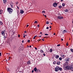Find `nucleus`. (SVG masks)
<instances>
[{
	"mask_svg": "<svg viewBox=\"0 0 73 73\" xmlns=\"http://www.w3.org/2000/svg\"><path fill=\"white\" fill-rule=\"evenodd\" d=\"M4 38H5V39L6 38V37L5 36H4Z\"/></svg>",
	"mask_w": 73,
	"mask_h": 73,
	"instance_id": "obj_38",
	"label": "nucleus"
},
{
	"mask_svg": "<svg viewBox=\"0 0 73 73\" xmlns=\"http://www.w3.org/2000/svg\"><path fill=\"white\" fill-rule=\"evenodd\" d=\"M32 73H33L34 72V70H33L31 72Z\"/></svg>",
	"mask_w": 73,
	"mask_h": 73,
	"instance_id": "obj_40",
	"label": "nucleus"
},
{
	"mask_svg": "<svg viewBox=\"0 0 73 73\" xmlns=\"http://www.w3.org/2000/svg\"><path fill=\"white\" fill-rule=\"evenodd\" d=\"M42 33V32H40V34H41Z\"/></svg>",
	"mask_w": 73,
	"mask_h": 73,
	"instance_id": "obj_63",
	"label": "nucleus"
},
{
	"mask_svg": "<svg viewBox=\"0 0 73 73\" xmlns=\"http://www.w3.org/2000/svg\"><path fill=\"white\" fill-rule=\"evenodd\" d=\"M17 7L18 9H19V7H18V6H17Z\"/></svg>",
	"mask_w": 73,
	"mask_h": 73,
	"instance_id": "obj_44",
	"label": "nucleus"
},
{
	"mask_svg": "<svg viewBox=\"0 0 73 73\" xmlns=\"http://www.w3.org/2000/svg\"><path fill=\"white\" fill-rule=\"evenodd\" d=\"M50 28H52V27H51V26H50Z\"/></svg>",
	"mask_w": 73,
	"mask_h": 73,
	"instance_id": "obj_64",
	"label": "nucleus"
},
{
	"mask_svg": "<svg viewBox=\"0 0 73 73\" xmlns=\"http://www.w3.org/2000/svg\"><path fill=\"white\" fill-rule=\"evenodd\" d=\"M34 23H35V24H37V21H35Z\"/></svg>",
	"mask_w": 73,
	"mask_h": 73,
	"instance_id": "obj_33",
	"label": "nucleus"
},
{
	"mask_svg": "<svg viewBox=\"0 0 73 73\" xmlns=\"http://www.w3.org/2000/svg\"><path fill=\"white\" fill-rule=\"evenodd\" d=\"M20 12H21V13L23 14V13H24V11L23 10H21Z\"/></svg>",
	"mask_w": 73,
	"mask_h": 73,
	"instance_id": "obj_10",
	"label": "nucleus"
},
{
	"mask_svg": "<svg viewBox=\"0 0 73 73\" xmlns=\"http://www.w3.org/2000/svg\"><path fill=\"white\" fill-rule=\"evenodd\" d=\"M25 33H27V32L25 31Z\"/></svg>",
	"mask_w": 73,
	"mask_h": 73,
	"instance_id": "obj_53",
	"label": "nucleus"
},
{
	"mask_svg": "<svg viewBox=\"0 0 73 73\" xmlns=\"http://www.w3.org/2000/svg\"><path fill=\"white\" fill-rule=\"evenodd\" d=\"M29 27V25H27V27Z\"/></svg>",
	"mask_w": 73,
	"mask_h": 73,
	"instance_id": "obj_49",
	"label": "nucleus"
},
{
	"mask_svg": "<svg viewBox=\"0 0 73 73\" xmlns=\"http://www.w3.org/2000/svg\"><path fill=\"white\" fill-rule=\"evenodd\" d=\"M39 37H41V35L39 36Z\"/></svg>",
	"mask_w": 73,
	"mask_h": 73,
	"instance_id": "obj_59",
	"label": "nucleus"
},
{
	"mask_svg": "<svg viewBox=\"0 0 73 73\" xmlns=\"http://www.w3.org/2000/svg\"><path fill=\"white\" fill-rule=\"evenodd\" d=\"M0 56H1V52L0 53Z\"/></svg>",
	"mask_w": 73,
	"mask_h": 73,
	"instance_id": "obj_46",
	"label": "nucleus"
},
{
	"mask_svg": "<svg viewBox=\"0 0 73 73\" xmlns=\"http://www.w3.org/2000/svg\"><path fill=\"white\" fill-rule=\"evenodd\" d=\"M44 35L45 36H48V34H45Z\"/></svg>",
	"mask_w": 73,
	"mask_h": 73,
	"instance_id": "obj_37",
	"label": "nucleus"
},
{
	"mask_svg": "<svg viewBox=\"0 0 73 73\" xmlns=\"http://www.w3.org/2000/svg\"><path fill=\"white\" fill-rule=\"evenodd\" d=\"M52 49H50V52H52Z\"/></svg>",
	"mask_w": 73,
	"mask_h": 73,
	"instance_id": "obj_20",
	"label": "nucleus"
},
{
	"mask_svg": "<svg viewBox=\"0 0 73 73\" xmlns=\"http://www.w3.org/2000/svg\"><path fill=\"white\" fill-rule=\"evenodd\" d=\"M40 26L39 25H38V27H39Z\"/></svg>",
	"mask_w": 73,
	"mask_h": 73,
	"instance_id": "obj_51",
	"label": "nucleus"
},
{
	"mask_svg": "<svg viewBox=\"0 0 73 73\" xmlns=\"http://www.w3.org/2000/svg\"><path fill=\"white\" fill-rule=\"evenodd\" d=\"M56 58L58 59V58H59V55H57L56 56Z\"/></svg>",
	"mask_w": 73,
	"mask_h": 73,
	"instance_id": "obj_12",
	"label": "nucleus"
},
{
	"mask_svg": "<svg viewBox=\"0 0 73 73\" xmlns=\"http://www.w3.org/2000/svg\"><path fill=\"white\" fill-rule=\"evenodd\" d=\"M40 52L41 53H44V51H43V50H40Z\"/></svg>",
	"mask_w": 73,
	"mask_h": 73,
	"instance_id": "obj_17",
	"label": "nucleus"
},
{
	"mask_svg": "<svg viewBox=\"0 0 73 73\" xmlns=\"http://www.w3.org/2000/svg\"><path fill=\"white\" fill-rule=\"evenodd\" d=\"M54 35H56V34L55 33H54L53 34Z\"/></svg>",
	"mask_w": 73,
	"mask_h": 73,
	"instance_id": "obj_62",
	"label": "nucleus"
},
{
	"mask_svg": "<svg viewBox=\"0 0 73 73\" xmlns=\"http://www.w3.org/2000/svg\"><path fill=\"white\" fill-rule=\"evenodd\" d=\"M60 46V44H58L57 45V46Z\"/></svg>",
	"mask_w": 73,
	"mask_h": 73,
	"instance_id": "obj_39",
	"label": "nucleus"
},
{
	"mask_svg": "<svg viewBox=\"0 0 73 73\" xmlns=\"http://www.w3.org/2000/svg\"><path fill=\"white\" fill-rule=\"evenodd\" d=\"M61 41H63V40H64V39H63L61 38Z\"/></svg>",
	"mask_w": 73,
	"mask_h": 73,
	"instance_id": "obj_50",
	"label": "nucleus"
},
{
	"mask_svg": "<svg viewBox=\"0 0 73 73\" xmlns=\"http://www.w3.org/2000/svg\"><path fill=\"white\" fill-rule=\"evenodd\" d=\"M12 57H9V58H11Z\"/></svg>",
	"mask_w": 73,
	"mask_h": 73,
	"instance_id": "obj_57",
	"label": "nucleus"
},
{
	"mask_svg": "<svg viewBox=\"0 0 73 73\" xmlns=\"http://www.w3.org/2000/svg\"><path fill=\"white\" fill-rule=\"evenodd\" d=\"M70 51L71 52H72V53H73V50L72 49H70Z\"/></svg>",
	"mask_w": 73,
	"mask_h": 73,
	"instance_id": "obj_22",
	"label": "nucleus"
},
{
	"mask_svg": "<svg viewBox=\"0 0 73 73\" xmlns=\"http://www.w3.org/2000/svg\"><path fill=\"white\" fill-rule=\"evenodd\" d=\"M66 45L67 46H68V43H67L66 44Z\"/></svg>",
	"mask_w": 73,
	"mask_h": 73,
	"instance_id": "obj_41",
	"label": "nucleus"
},
{
	"mask_svg": "<svg viewBox=\"0 0 73 73\" xmlns=\"http://www.w3.org/2000/svg\"><path fill=\"white\" fill-rule=\"evenodd\" d=\"M68 63L66 62L64 64V66H66L68 65Z\"/></svg>",
	"mask_w": 73,
	"mask_h": 73,
	"instance_id": "obj_9",
	"label": "nucleus"
},
{
	"mask_svg": "<svg viewBox=\"0 0 73 73\" xmlns=\"http://www.w3.org/2000/svg\"><path fill=\"white\" fill-rule=\"evenodd\" d=\"M64 32H66V33L67 32L66 30H64Z\"/></svg>",
	"mask_w": 73,
	"mask_h": 73,
	"instance_id": "obj_34",
	"label": "nucleus"
},
{
	"mask_svg": "<svg viewBox=\"0 0 73 73\" xmlns=\"http://www.w3.org/2000/svg\"><path fill=\"white\" fill-rule=\"evenodd\" d=\"M43 54L44 56H45V54L44 53V54Z\"/></svg>",
	"mask_w": 73,
	"mask_h": 73,
	"instance_id": "obj_45",
	"label": "nucleus"
},
{
	"mask_svg": "<svg viewBox=\"0 0 73 73\" xmlns=\"http://www.w3.org/2000/svg\"><path fill=\"white\" fill-rule=\"evenodd\" d=\"M62 58L60 57L59 58V60L60 61H61V60H62Z\"/></svg>",
	"mask_w": 73,
	"mask_h": 73,
	"instance_id": "obj_19",
	"label": "nucleus"
},
{
	"mask_svg": "<svg viewBox=\"0 0 73 73\" xmlns=\"http://www.w3.org/2000/svg\"><path fill=\"white\" fill-rule=\"evenodd\" d=\"M58 8H62V6H58Z\"/></svg>",
	"mask_w": 73,
	"mask_h": 73,
	"instance_id": "obj_26",
	"label": "nucleus"
},
{
	"mask_svg": "<svg viewBox=\"0 0 73 73\" xmlns=\"http://www.w3.org/2000/svg\"><path fill=\"white\" fill-rule=\"evenodd\" d=\"M53 6L54 7H56L57 6V3L56 2H55L53 4Z\"/></svg>",
	"mask_w": 73,
	"mask_h": 73,
	"instance_id": "obj_6",
	"label": "nucleus"
},
{
	"mask_svg": "<svg viewBox=\"0 0 73 73\" xmlns=\"http://www.w3.org/2000/svg\"><path fill=\"white\" fill-rule=\"evenodd\" d=\"M65 68L66 69L70 70L73 71V63H72L71 65L66 66Z\"/></svg>",
	"mask_w": 73,
	"mask_h": 73,
	"instance_id": "obj_1",
	"label": "nucleus"
},
{
	"mask_svg": "<svg viewBox=\"0 0 73 73\" xmlns=\"http://www.w3.org/2000/svg\"><path fill=\"white\" fill-rule=\"evenodd\" d=\"M29 47H30V48H31V47H32V46H30Z\"/></svg>",
	"mask_w": 73,
	"mask_h": 73,
	"instance_id": "obj_55",
	"label": "nucleus"
},
{
	"mask_svg": "<svg viewBox=\"0 0 73 73\" xmlns=\"http://www.w3.org/2000/svg\"><path fill=\"white\" fill-rule=\"evenodd\" d=\"M37 70V68L36 67H35L34 68V70L35 71V72H36Z\"/></svg>",
	"mask_w": 73,
	"mask_h": 73,
	"instance_id": "obj_11",
	"label": "nucleus"
},
{
	"mask_svg": "<svg viewBox=\"0 0 73 73\" xmlns=\"http://www.w3.org/2000/svg\"><path fill=\"white\" fill-rule=\"evenodd\" d=\"M27 63L28 64H31V61L30 60L29 61L27 62Z\"/></svg>",
	"mask_w": 73,
	"mask_h": 73,
	"instance_id": "obj_13",
	"label": "nucleus"
},
{
	"mask_svg": "<svg viewBox=\"0 0 73 73\" xmlns=\"http://www.w3.org/2000/svg\"><path fill=\"white\" fill-rule=\"evenodd\" d=\"M3 12V11L2 10L0 11V14H2Z\"/></svg>",
	"mask_w": 73,
	"mask_h": 73,
	"instance_id": "obj_18",
	"label": "nucleus"
},
{
	"mask_svg": "<svg viewBox=\"0 0 73 73\" xmlns=\"http://www.w3.org/2000/svg\"><path fill=\"white\" fill-rule=\"evenodd\" d=\"M65 61L66 62L68 63V62H70V59H69V58H67L65 59Z\"/></svg>",
	"mask_w": 73,
	"mask_h": 73,
	"instance_id": "obj_4",
	"label": "nucleus"
},
{
	"mask_svg": "<svg viewBox=\"0 0 73 73\" xmlns=\"http://www.w3.org/2000/svg\"><path fill=\"white\" fill-rule=\"evenodd\" d=\"M37 72H41L40 70H39V69H37Z\"/></svg>",
	"mask_w": 73,
	"mask_h": 73,
	"instance_id": "obj_23",
	"label": "nucleus"
},
{
	"mask_svg": "<svg viewBox=\"0 0 73 73\" xmlns=\"http://www.w3.org/2000/svg\"><path fill=\"white\" fill-rule=\"evenodd\" d=\"M63 1V0H61V2H62Z\"/></svg>",
	"mask_w": 73,
	"mask_h": 73,
	"instance_id": "obj_61",
	"label": "nucleus"
},
{
	"mask_svg": "<svg viewBox=\"0 0 73 73\" xmlns=\"http://www.w3.org/2000/svg\"><path fill=\"white\" fill-rule=\"evenodd\" d=\"M15 32H13V35H15Z\"/></svg>",
	"mask_w": 73,
	"mask_h": 73,
	"instance_id": "obj_29",
	"label": "nucleus"
},
{
	"mask_svg": "<svg viewBox=\"0 0 73 73\" xmlns=\"http://www.w3.org/2000/svg\"><path fill=\"white\" fill-rule=\"evenodd\" d=\"M4 32V31H1V33H2V36H4V35H5V33Z\"/></svg>",
	"mask_w": 73,
	"mask_h": 73,
	"instance_id": "obj_7",
	"label": "nucleus"
},
{
	"mask_svg": "<svg viewBox=\"0 0 73 73\" xmlns=\"http://www.w3.org/2000/svg\"><path fill=\"white\" fill-rule=\"evenodd\" d=\"M46 29H49V27H47Z\"/></svg>",
	"mask_w": 73,
	"mask_h": 73,
	"instance_id": "obj_43",
	"label": "nucleus"
},
{
	"mask_svg": "<svg viewBox=\"0 0 73 73\" xmlns=\"http://www.w3.org/2000/svg\"><path fill=\"white\" fill-rule=\"evenodd\" d=\"M23 57H26V56L25 55H23Z\"/></svg>",
	"mask_w": 73,
	"mask_h": 73,
	"instance_id": "obj_42",
	"label": "nucleus"
},
{
	"mask_svg": "<svg viewBox=\"0 0 73 73\" xmlns=\"http://www.w3.org/2000/svg\"><path fill=\"white\" fill-rule=\"evenodd\" d=\"M61 57H62H62H63V55H62L61 56Z\"/></svg>",
	"mask_w": 73,
	"mask_h": 73,
	"instance_id": "obj_60",
	"label": "nucleus"
},
{
	"mask_svg": "<svg viewBox=\"0 0 73 73\" xmlns=\"http://www.w3.org/2000/svg\"><path fill=\"white\" fill-rule=\"evenodd\" d=\"M22 43H23V42H24V40H23L22 41Z\"/></svg>",
	"mask_w": 73,
	"mask_h": 73,
	"instance_id": "obj_58",
	"label": "nucleus"
},
{
	"mask_svg": "<svg viewBox=\"0 0 73 73\" xmlns=\"http://www.w3.org/2000/svg\"><path fill=\"white\" fill-rule=\"evenodd\" d=\"M44 16H45V17H46V15H44Z\"/></svg>",
	"mask_w": 73,
	"mask_h": 73,
	"instance_id": "obj_54",
	"label": "nucleus"
},
{
	"mask_svg": "<svg viewBox=\"0 0 73 73\" xmlns=\"http://www.w3.org/2000/svg\"><path fill=\"white\" fill-rule=\"evenodd\" d=\"M58 18L60 20H61V19H63L64 18L61 16H59L58 17Z\"/></svg>",
	"mask_w": 73,
	"mask_h": 73,
	"instance_id": "obj_5",
	"label": "nucleus"
},
{
	"mask_svg": "<svg viewBox=\"0 0 73 73\" xmlns=\"http://www.w3.org/2000/svg\"><path fill=\"white\" fill-rule=\"evenodd\" d=\"M63 57H62L63 58H65V55H63Z\"/></svg>",
	"mask_w": 73,
	"mask_h": 73,
	"instance_id": "obj_25",
	"label": "nucleus"
},
{
	"mask_svg": "<svg viewBox=\"0 0 73 73\" xmlns=\"http://www.w3.org/2000/svg\"><path fill=\"white\" fill-rule=\"evenodd\" d=\"M7 11L9 14H11L13 10L11 8L9 7L7 9Z\"/></svg>",
	"mask_w": 73,
	"mask_h": 73,
	"instance_id": "obj_3",
	"label": "nucleus"
},
{
	"mask_svg": "<svg viewBox=\"0 0 73 73\" xmlns=\"http://www.w3.org/2000/svg\"><path fill=\"white\" fill-rule=\"evenodd\" d=\"M36 36H37V35H36V36H34V37H33V39H35V37H36Z\"/></svg>",
	"mask_w": 73,
	"mask_h": 73,
	"instance_id": "obj_30",
	"label": "nucleus"
},
{
	"mask_svg": "<svg viewBox=\"0 0 73 73\" xmlns=\"http://www.w3.org/2000/svg\"><path fill=\"white\" fill-rule=\"evenodd\" d=\"M46 24H49V22L47 21L46 22Z\"/></svg>",
	"mask_w": 73,
	"mask_h": 73,
	"instance_id": "obj_31",
	"label": "nucleus"
},
{
	"mask_svg": "<svg viewBox=\"0 0 73 73\" xmlns=\"http://www.w3.org/2000/svg\"><path fill=\"white\" fill-rule=\"evenodd\" d=\"M27 36V35H25L23 36V37L24 38H25V36Z\"/></svg>",
	"mask_w": 73,
	"mask_h": 73,
	"instance_id": "obj_27",
	"label": "nucleus"
},
{
	"mask_svg": "<svg viewBox=\"0 0 73 73\" xmlns=\"http://www.w3.org/2000/svg\"><path fill=\"white\" fill-rule=\"evenodd\" d=\"M4 3L5 4L7 2V0H3Z\"/></svg>",
	"mask_w": 73,
	"mask_h": 73,
	"instance_id": "obj_15",
	"label": "nucleus"
},
{
	"mask_svg": "<svg viewBox=\"0 0 73 73\" xmlns=\"http://www.w3.org/2000/svg\"><path fill=\"white\" fill-rule=\"evenodd\" d=\"M62 69V68H60V67L58 66H56L55 68V70L56 72H58V70L61 71Z\"/></svg>",
	"mask_w": 73,
	"mask_h": 73,
	"instance_id": "obj_2",
	"label": "nucleus"
},
{
	"mask_svg": "<svg viewBox=\"0 0 73 73\" xmlns=\"http://www.w3.org/2000/svg\"><path fill=\"white\" fill-rule=\"evenodd\" d=\"M53 64H57V61H54V62H53Z\"/></svg>",
	"mask_w": 73,
	"mask_h": 73,
	"instance_id": "obj_14",
	"label": "nucleus"
},
{
	"mask_svg": "<svg viewBox=\"0 0 73 73\" xmlns=\"http://www.w3.org/2000/svg\"><path fill=\"white\" fill-rule=\"evenodd\" d=\"M56 62V64L57 65H60V63H61L60 62L58 61H57Z\"/></svg>",
	"mask_w": 73,
	"mask_h": 73,
	"instance_id": "obj_8",
	"label": "nucleus"
},
{
	"mask_svg": "<svg viewBox=\"0 0 73 73\" xmlns=\"http://www.w3.org/2000/svg\"><path fill=\"white\" fill-rule=\"evenodd\" d=\"M42 13H45V11H42Z\"/></svg>",
	"mask_w": 73,
	"mask_h": 73,
	"instance_id": "obj_28",
	"label": "nucleus"
},
{
	"mask_svg": "<svg viewBox=\"0 0 73 73\" xmlns=\"http://www.w3.org/2000/svg\"><path fill=\"white\" fill-rule=\"evenodd\" d=\"M3 24V22L1 21H0V25H2Z\"/></svg>",
	"mask_w": 73,
	"mask_h": 73,
	"instance_id": "obj_16",
	"label": "nucleus"
},
{
	"mask_svg": "<svg viewBox=\"0 0 73 73\" xmlns=\"http://www.w3.org/2000/svg\"><path fill=\"white\" fill-rule=\"evenodd\" d=\"M27 41L28 42H29L31 41H30V40H27Z\"/></svg>",
	"mask_w": 73,
	"mask_h": 73,
	"instance_id": "obj_35",
	"label": "nucleus"
},
{
	"mask_svg": "<svg viewBox=\"0 0 73 73\" xmlns=\"http://www.w3.org/2000/svg\"><path fill=\"white\" fill-rule=\"evenodd\" d=\"M64 11L66 12H68V10L67 9H66V10H64Z\"/></svg>",
	"mask_w": 73,
	"mask_h": 73,
	"instance_id": "obj_21",
	"label": "nucleus"
},
{
	"mask_svg": "<svg viewBox=\"0 0 73 73\" xmlns=\"http://www.w3.org/2000/svg\"><path fill=\"white\" fill-rule=\"evenodd\" d=\"M65 4L64 3H63L62 4V6L63 7H64V6H65Z\"/></svg>",
	"mask_w": 73,
	"mask_h": 73,
	"instance_id": "obj_24",
	"label": "nucleus"
},
{
	"mask_svg": "<svg viewBox=\"0 0 73 73\" xmlns=\"http://www.w3.org/2000/svg\"><path fill=\"white\" fill-rule=\"evenodd\" d=\"M18 37H20V35H18Z\"/></svg>",
	"mask_w": 73,
	"mask_h": 73,
	"instance_id": "obj_36",
	"label": "nucleus"
},
{
	"mask_svg": "<svg viewBox=\"0 0 73 73\" xmlns=\"http://www.w3.org/2000/svg\"><path fill=\"white\" fill-rule=\"evenodd\" d=\"M13 4V3H11V6H12Z\"/></svg>",
	"mask_w": 73,
	"mask_h": 73,
	"instance_id": "obj_32",
	"label": "nucleus"
},
{
	"mask_svg": "<svg viewBox=\"0 0 73 73\" xmlns=\"http://www.w3.org/2000/svg\"><path fill=\"white\" fill-rule=\"evenodd\" d=\"M42 41H44V39L43 38V39H42Z\"/></svg>",
	"mask_w": 73,
	"mask_h": 73,
	"instance_id": "obj_48",
	"label": "nucleus"
},
{
	"mask_svg": "<svg viewBox=\"0 0 73 73\" xmlns=\"http://www.w3.org/2000/svg\"><path fill=\"white\" fill-rule=\"evenodd\" d=\"M11 8H13V5H12H12H11Z\"/></svg>",
	"mask_w": 73,
	"mask_h": 73,
	"instance_id": "obj_56",
	"label": "nucleus"
},
{
	"mask_svg": "<svg viewBox=\"0 0 73 73\" xmlns=\"http://www.w3.org/2000/svg\"><path fill=\"white\" fill-rule=\"evenodd\" d=\"M35 50H37V48H36V47H35Z\"/></svg>",
	"mask_w": 73,
	"mask_h": 73,
	"instance_id": "obj_47",
	"label": "nucleus"
},
{
	"mask_svg": "<svg viewBox=\"0 0 73 73\" xmlns=\"http://www.w3.org/2000/svg\"><path fill=\"white\" fill-rule=\"evenodd\" d=\"M18 3H19V2H16V4H18Z\"/></svg>",
	"mask_w": 73,
	"mask_h": 73,
	"instance_id": "obj_52",
	"label": "nucleus"
}]
</instances>
